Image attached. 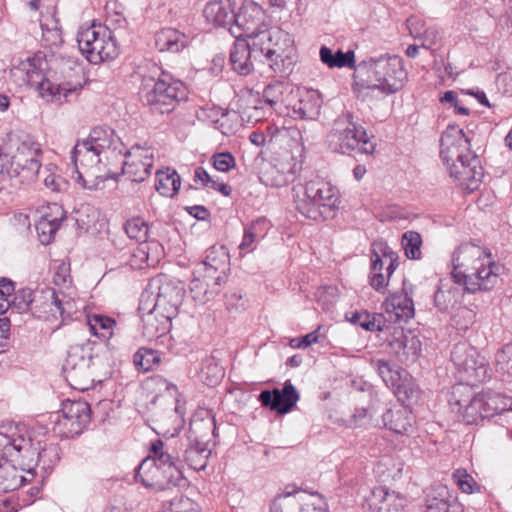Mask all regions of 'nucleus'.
Listing matches in <instances>:
<instances>
[{"instance_id": "obj_1", "label": "nucleus", "mask_w": 512, "mask_h": 512, "mask_svg": "<svg viewBox=\"0 0 512 512\" xmlns=\"http://www.w3.org/2000/svg\"><path fill=\"white\" fill-rule=\"evenodd\" d=\"M470 146L464 131L454 125H449L440 138V158L450 177L463 189L472 192L481 182L483 169Z\"/></svg>"}, {"instance_id": "obj_2", "label": "nucleus", "mask_w": 512, "mask_h": 512, "mask_svg": "<svg viewBox=\"0 0 512 512\" xmlns=\"http://www.w3.org/2000/svg\"><path fill=\"white\" fill-rule=\"evenodd\" d=\"M182 469V461L175 449L171 450L168 444L158 439L151 444L150 455L138 466L135 479L155 491L185 487L187 480Z\"/></svg>"}, {"instance_id": "obj_3", "label": "nucleus", "mask_w": 512, "mask_h": 512, "mask_svg": "<svg viewBox=\"0 0 512 512\" xmlns=\"http://www.w3.org/2000/svg\"><path fill=\"white\" fill-rule=\"evenodd\" d=\"M138 96L151 113L169 114L187 98V93L183 82L152 64L148 72L141 73Z\"/></svg>"}, {"instance_id": "obj_4", "label": "nucleus", "mask_w": 512, "mask_h": 512, "mask_svg": "<svg viewBox=\"0 0 512 512\" xmlns=\"http://www.w3.org/2000/svg\"><path fill=\"white\" fill-rule=\"evenodd\" d=\"M47 64L45 73L41 70H29L27 73L28 83L36 86L41 93L66 96L82 88L84 72L77 59L57 55L52 56Z\"/></svg>"}, {"instance_id": "obj_5", "label": "nucleus", "mask_w": 512, "mask_h": 512, "mask_svg": "<svg viewBox=\"0 0 512 512\" xmlns=\"http://www.w3.org/2000/svg\"><path fill=\"white\" fill-rule=\"evenodd\" d=\"M361 87L377 89L386 95L402 90L407 81L403 59L397 55H381L361 61L355 68Z\"/></svg>"}, {"instance_id": "obj_6", "label": "nucleus", "mask_w": 512, "mask_h": 512, "mask_svg": "<svg viewBox=\"0 0 512 512\" xmlns=\"http://www.w3.org/2000/svg\"><path fill=\"white\" fill-rule=\"evenodd\" d=\"M293 193L295 209L305 218L315 221L331 219L338 209L336 187L321 178L296 185Z\"/></svg>"}, {"instance_id": "obj_7", "label": "nucleus", "mask_w": 512, "mask_h": 512, "mask_svg": "<svg viewBox=\"0 0 512 512\" xmlns=\"http://www.w3.org/2000/svg\"><path fill=\"white\" fill-rule=\"evenodd\" d=\"M10 173L15 186L36 180L40 168L41 145L28 134H9L5 143Z\"/></svg>"}, {"instance_id": "obj_8", "label": "nucleus", "mask_w": 512, "mask_h": 512, "mask_svg": "<svg viewBox=\"0 0 512 512\" xmlns=\"http://www.w3.org/2000/svg\"><path fill=\"white\" fill-rule=\"evenodd\" d=\"M255 51H260V58L278 74H287L295 63L296 49L292 36L280 29L271 28L256 35Z\"/></svg>"}, {"instance_id": "obj_9", "label": "nucleus", "mask_w": 512, "mask_h": 512, "mask_svg": "<svg viewBox=\"0 0 512 512\" xmlns=\"http://www.w3.org/2000/svg\"><path fill=\"white\" fill-rule=\"evenodd\" d=\"M327 143L333 152L350 154L357 153L372 155L375 144L370 140L363 126L354 122L353 114L349 111L338 116L327 134Z\"/></svg>"}, {"instance_id": "obj_10", "label": "nucleus", "mask_w": 512, "mask_h": 512, "mask_svg": "<svg viewBox=\"0 0 512 512\" xmlns=\"http://www.w3.org/2000/svg\"><path fill=\"white\" fill-rule=\"evenodd\" d=\"M96 345V342L87 340L81 345L70 347L63 365V373L73 389L87 391L94 386L98 359V355L94 354Z\"/></svg>"}, {"instance_id": "obj_11", "label": "nucleus", "mask_w": 512, "mask_h": 512, "mask_svg": "<svg viewBox=\"0 0 512 512\" xmlns=\"http://www.w3.org/2000/svg\"><path fill=\"white\" fill-rule=\"evenodd\" d=\"M0 446L3 448L0 456L1 460H7L15 466H19L21 470L33 473L38 463L44 461L49 454L57 457L58 447L50 445L49 447H34L31 439L25 438L23 435H6L0 433Z\"/></svg>"}, {"instance_id": "obj_12", "label": "nucleus", "mask_w": 512, "mask_h": 512, "mask_svg": "<svg viewBox=\"0 0 512 512\" xmlns=\"http://www.w3.org/2000/svg\"><path fill=\"white\" fill-rule=\"evenodd\" d=\"M77 43L80 52L92 64L114 59L118 55L116 40L111 30L101 25L81 27L77 33Z\"/></svg>"}, {"instance_id": "obj_13", "label": "nucleus", "mask_w": 512, "mask_h": 512, "mask_svg": "<svg viewBox=\"0 0 512 512\" xmlns=\"http://www.w3.org/2000/svg\"><path fill=\"white\" fill-rule=\"evenodd\" d=\"M148 413L152 429L166 438L178 435L185 423L184 410L178 398L159 395L151 401Z\"/></svg>"}, {"instance_id": "obj_14", "label": "nucleus", "mask_w": 512, "mask_h": 512, "mask_svg": "<svg viewBox=\"0 0 512 512\" xmlns=\"http://www.w3.org/2000/svg\"><path fill=\"white\" fill-rule=\"evenodd\" d=\"M102 153L93 148V145L82 140L78 141L71 152V160L77 173V182L83 188L96 190L99 183L107 175L102 174Z\"/></svg>"}, {"instance_id": "obj_15", "label": "nucleus", "mask_w": 512, "mask_h": 512, "mask_svg": "<svg viewBox=\"0 0 512 512\" xmlns=\"http://www.w3.org/2000/svg\"><path fill=\"white\" fill-rule=\"evenodd\" d=\"M451 361L455 366L460 381L472 386L484 382L487 375V365L477 350L466 342L454 345L451 351Z\"/></svg>"}, {"instance_id": "obj_16", "label": "nucleus", "mask_w": 512, "mask_h": 512, "mask_svg": "<svg viewBox=\"0 0 512 512\" xmlns=\"http://www.w3.org/2000/svg\"><path fill=\"white\" fill-rule=\"evenodd\" d=\"M75 312L73 300L62 292H56L53 288L35 290L30 313L34 318L48 321L59 314L62 321H66Z\"/></svg>"}, {"instance_id": "obj_17", "label": "nucleus", "mask_w": 512, "mask_h": 512, "mask_svg": "<svg viewBox=\"0 0 512 512\" xmlns=\"http://www.w3.org/2000/svg\"><path fill=\"white\" fill-rule=\"evenodd\" d=\"M149 287L156 290L155 303L153 307L168 317H176L185 296L184 284L178 280H172L166 275H159L154 278Z\"/></svg>"}, {"instance_id": "obj_18", "label": "nucleus", "mask_w": 512, "mask_h": 512, "mask_svg": "<svg viewBox=\"0 0 512 512\" xmlns=\"http://www.w3.org/2000/svg\"><path fill=\"white\" fill-rule=\"evenodd\" d=\"M61 416H58L55 427L65 438L80 435L91 421V409L82 400H66L62 403Z\"/></svg>"}, {"instance_id": "obj_19", "label": "nucleus", "mask_w": 512, "mask_h": 512, "mask_svg": "<svg viewBox=\"0 0 512 512\" xmlns=\"http://www.w3.org/2000/svg\"><path fill=\"white\" fill-rule=\"evenodd\" d=\"M267 30L264 10L252 1L244 2L239 11L235 12L233 24L229 28L231 35L236 39L249 38L250 40H255L256 35Z\"/></svg>"}, {"instance_id": "obj_20", "label": "nucleus", "mask_w": 512, "mask_h": 512, "mask_svg": "<svg viewBox=\"0 0 512 512\" xmlns=\"http://www.w3.org/2000/svg\"><path fill=\"white\" fill-rule=\"evenodd\" d=\"M451 410L466 424H476L485 419L482 395H476L471 386L456 385L449 399Z\"/></svg>"}, {"instance_id": "obj_21", "label": "nucleus", "mask_w": 512, "mask_h": 512, "mask_svg": "<svg viewBox=\"0 0 512 512\" xmlns=\"http://www.w3.org/2000/svg\"><path fill=\"white\" fill-rule=\"evenodd\" d=\"M472 271H463L456 274V282L464 286L469 293L491 290L498 279V266L490 260L489 255L484 260L472 267Z\"/></svg>"}, {"instance_id": "obj_22", "label": "nucleus", "mask_w": 512, "mask_h": 512, "mask_svg": "<svg viewBox=\"0 0 512 512\" xmlns=\"http://www.w3.org/2000/svg\"><path fill=\"white\" fill-rule=\"evenodd\" d=\"M299 397L295 386L290 381H286L282 389L274 388L261 391L258 401L263 407L283 415L289 413L296 406Z\"/></svg>"}, {"instance_id": "obj_23", "label": "nucleus", "mask_w": 512, "mask_h": 512, "mask_svg": "<svg viewBox=\"0 0 512 512\" xmlns=\"http://www.w3.org/2000/svg\"><path fill=\"white\" fill-rule=\"evenodd\" d=\"M229 266L230 256L227 248L223 245H213L206 251L205 259L197 272H205V278L215 280V284H223L226 282Z\"/></svg>"}, {"instance_id": "obj_24", "label": "nucleus", "mask_w": 512, "mask_h": 512, "mask_svg": "<svg viewBox=\"0 0 512 512\" xmlns=\"http://www.w3.org/2000/svg\"><path fill=\"white\" fill-rule=\"evenodd\" d=\"M127 159L123 162L122 174L127 175L132 182H143L153 168V153L140 147H132L122 153Z\"/></svg>"}, {"instance_id": "obj_25", "label": "nucleus", "mask_w": 512, "mask_h": 512, "mask_svg": "<svg viewBox=\"0 0 512 512\" xmlns=\"http://www.w3.org/2000/svg\"><path fill=\"white\" fill-rule=\"evenodd\" d=\"M406 498L395 491L384 487L374 488L363 505L365 512H405Z\"/></svg>"}, {"instance_id": "obj_26", "label": "nucleus", "mask_w": 512, "mask_h": 512, "mask_svg": "<svg viewBox=\"0 0 512 512\" xmlns=\"http://www.w3.org/2000/svg\"><path fill=\"white\" fill-rule=\"evenodd\" d=\"M254 40L246 42L245 39H236L231 52L230 62L233 70L239 75H249L254 70V61L264 62L260 58V51H255Z\"/></svg>"}, {"instance_id": "obj_27", "label": "nucleus", "mask_w": 512, "mask_h": 512, "mask_svg": "<svg viewBox=\"0 0 512 512\" xmlns=\"http://www.w3.org/2000/svg\"><path fill=\"white\" fill-rule=\"evenodd\" d=\"M464 507L457 496L445 485L432 487L426 499L425 512H463Z\"/></svg>"}, {"instance_id": "obj_28", "label": "nucleus", "mask_w": 512, "mask_h": 512, "mask_svg": "<svg viewBox=\"0 0 512 512\" xmlns=\"http://www.w3.org/2000/svg\"><path fill=\"white\" fill-rule=\"evenodd\" d=\"M464 292H467L464 286L455 279L440 280L434 293V306L438 311L447 313L461 303Z\"/></svg>"}, {"instance_id": "obj_29", "label": "nucleus", "mask_w": 512, "mask_h": 512, "mask_svg": "<svg viewBox=\"0 0 512 512\" xmlns=\"http://www.w3.org/2000/svg\"><path fill=\"white\" fill-rule=\"evenodd\" d=\"M484 252L477 245L472 243L461 244L452 256V278L456 280V274L463 271H472L475 265H479L483 260Z\"/></svg>"}, {"instance_id": "obj_30", "label": "nucleus", "mask_w": 512, "mask_h": 512, "mask_svg": "<svg viewBox=\"0 0 512 512\" xmlns=\"http://www.w3.org/2000/svg\"><path fill=\"white\" fill-rule=\"evenodd\" d=\"M323 104L321 94L316 90L305 91L292 105L291 114L295 119L316 120Z\"/></svg>"}, {"instance_id": "obj_31", "label": "nucleus", "mask_w": 512, "mask_h": 512, "mask_svg": "<svg viewBox=\"0 0 512 512\" xmlns=\"http://www.w3.org/2000/svg\"><path fill=\"white\" fill-rule=\"evenodd\" d=\"M84 141L93 145V148L105 155L107 158L108 153H115L118 151L122 155L124 146L119 137L115 135L114 130L109 127H95L91 130L89 137Z\"/></svg>"}, {"instance_id": "obj_32", "label": "nucleus", "mask_w": 512, "mask_h": 512, "mask_svg": "<svg viewBox=\"0 0 512 512\" xmlns=\"http://www.w3.org/2000/svg\"><path fill=\"white\" fill-rule=\"evenodd\" d=\"M203 15L207 22L216 27L232 26L235 12L229 0L211 1L206 4Z\"/></svg>"}, {"instance_id": "obj_33", "label": "nucleus", "mask_w": 512, "mask_h": 512, "mask_svg": "<svg viewBox=\"0 0 512 512\" xmlns=\"http://www.w3.org/2000/svg\"><path fill=\"white\" fill-rule=\"evenodd\" d=\"M412 292V286L408 290L406 282H403V295L393 294L385 301V310L387 313H393L395 320L408 321L414 316V304L409 293Z\"/></svg>"}, {"instance_id": "obj_34", "label": "nucleus", "mask_w": 512, "mask_h": 512, "mask_svg": "<svg viewBox=\"0 0 512 512\" xmlns=\"http://www.w3.org/2000/svg\"><path fill=\"white\" fill-rule=\"evenodd\" d=\"M155 47L159 52L179 53L188 45V37L175 28H163L154 35Z\"/></svg>"}, {"instance_id": "obj_35", "label": "nucleus", "mask_w": 512, "mask_h": 512, "mask_svg": "<svg viewBox=\"0 0 512 512\" xmlns=\"http://www.w3.org/2000/svg\"><path fill=\"white\" fill-rule=\"evenodd\" d=\"M382 420L387 429L396 434H406L412 430L414 416L407 407H395L388 409L383 415Z\"/></svg>"}, {"instance_id": "obj_36", "label": "nucleus", "mask_w": 512, "mask_h": 512, "mask_svg": "<svg viewBox=\"0 0 512 512\" xmlns=\"http://www.w3.org/2000/svg\"><path fill=\"white\" fill-rule=\"evenodd\" d=\"M172 317L156 311L153 307L142 317V334L148 340L159 338L166 334L170 328Z\"/></svg>"}, {"instance_id": "obj_37", "label": "nucleus", "mask_w": 512, "mask_h": 512, "mask_svg": "<svg viewBox=\"0 0 512 512\" xmlns=\"http://www.w3.org/2000/svg\"><path fill=\"white\" fill-rule=\"evenodd\" d=\"M421 341L413 334H403L391 342V347L400 361L414 363L421 354Z\"/></svg>"}, {"instance_id": "obj_38", "label": "nucleus", "mask_w": 512, "mask_h": 512, "mask_svg": "<svg viewBox=\"0 0 512 512\" xmlns=\"http://www.w3.org/2000/svg\"><path fill=\"white\" fill-rule=\"evenodd\" d=\"M54 208L56 214L54 217L44 215L35 226L39 240L44 245L49 244L53 240L56 232L61 226V222L66 217V212L61 206L54 205Z\"/></svg>"}, {"instance_id": "obj_39", "label": "nucleus", "mask_w": 512, "mask_h": 512, "mask_svg": "<svg viewBox=\"0 0 512 512\" xmlns=\"http://www.w3.org/2000/svg\"><path fill=\"white\" fill-rule=\"evenodd\" d=\"M484 417L509 418L512 414V397L501 394H482Z\"/></svg>"}, {"instance_id": "obj_40", "label": "nucleus", "mask_w": 512, "mask_h": 512, "mask_svg": "<svg viewBox=\"0 0 512 512\" xmlns=\"http://www.w3.org/2000/svg\"><path fill=\"white\" fill-rule=\"evenodd\" d=\"M392 390L397 399L402 403V407L411 406L418 402L420 398V389L414 379L406 372L401 380L397 381Z\"/></svg>"}, {"instance_id": "obj_41", "label": "nucleus", "mask_w": 512, "mask_h": 512, "mask_svg": "<svg viewBox=\"0 0 512 512\" xmlns=\"http://www.w3.org/2000/svg\"><path fill=\"white\" fill-rule=\"evenodd\" d=\"M319 56L321 62L329 68H353L355 65V54L352 50L343 52L338 49L334 52L329 47L323 45L320 48Z\"/></svg>"}, {"instance_id": "obj_42", "label": "nucleus", "mask_w": 512, "mask_h": 512, "mask_svg": "<svg viewBox=\"0 0 512 512\" xmlns=\"http://www.w3.org/2000/svg\"><path fill=\"white\" fill-rule=\"evenodd\" d=\"M181 186V178L176 170L166 168L156 172V190L163 196L173 198L177 195Z\"/></svg>"}, {"instance_id": "obj_43", "label": "nucleus", "mask_w": 512, "mask_h": 512, "mask_svg": "<svg viewBox=\"0 0 512 512\" xmlns=\"http://www.w3.org/2000/svg\"><path fill=\"white\" fill-rule=\"evenodd\" d=\"M221 286L222 284H215V280L205 278V272H203V279L198 277L192 279L190 293L194 300L205 303L220 292Z\"/></svg>"}, {"instance_id": "obj_44", "label": "nucleus", "mask_w": 512, "mask_h": 512, "mask_svg": "<svg viewBox=\"0 0 512 512\" xmlns=\"http://www.w3.org/2000/svg\"><path fill=\"white\" fill-rule=\"evenodd\" d=\"M214 419L194 420L190 423L188 442L208 446L211 436L215 435Z\"/></svg>"}, {"instance_id": "obj_45", "label": "nucleus", "mask_w": 512, "mask_h": 512, "mask_svg": "<svg viewBox=\"0 0 512 512\" xmlns=\"http://www.w3.org/2000/svg\"><path fill=\"white\" fill-rule=\"evenodd\" d=\"M371 366L377 371L386 386L390 388L395 386L397 381L401 380V377L406 373L405 370L390 360L373 359L371 360Z\"/></svg>"}, {"instance_id": "obj_46", "label": "nucleus", "mask_w": 512, "mask_h": 512, "mask_svg": "<svg viewBox=\"0 0 512 512\" xmlns=\"http://www.w3.org/2000/svg\"><path fill=\"white\" fill-rule=\"evenodd\" d=\"M210 453L208 446L188 442L184 451V460L191 469L200 471L207 466Z\"/></svg>"}, {"instance_id": "obj_47", "label": "nucleus", "mask_w": 512, "mask_h": 512, "mask_svg": "<svg viewBox=\"0 0 512 512\" xmlns=\"http://www.w3.org/2000/svg\"><path fill=\"white\" fill-rule=\"evenodd\" d=\"M160 352L151 348L141 347L133 356V363L138 371L148 372L159 365Z\"/></svg>"}, {"instance_id": "obj_48", "label": "nucleus", "mask_w": 512, "mask_h": 512, "mask_svg": "<svg viewBox=\"0 0 512 512\" xmlns=\"http://www.w3.org/2000/svg\"><path fill=\"white\" fill-rule=\"evenodd\" d=\"M270 512H306L302 501L296 493H284L278 495L270 505Z\"/></svg>"}, {"instance_id": "obj_49", "label": "nucleus", "mask_w": 512, "mask_h": 512, "mask_svg": "<svg viewBox=\"0 0 512 512\" xmlns=\"http://www.w3.org/2000/svg\"><path fill=\"white\" fill-rule=\"evenodd\" d=\"M147 390L156 393L154 399L159 395H166L167 397L178 398V388L175 384L169 382L161 375H154L147 378L144 382Z\"/></svg>"}, {"instance_id": "obj_50", "label": "nucleus", "mask_w": 512, "mask_h": 512, "mask_svg": "<svg viewBox=\"0 0 512 512\" xmlns=\"http://www.w3.org/2000/svg\"><path fill=\"white\" fill-rule=\"evenodd\" d=\"M0 463V487L4 491H12L22 485L23 477L17 474L16 466L7 460Z\"/></svg>"}, {"instance_id": "obj_51", "label": "nucleus", "mask_w": 512, "mask_h": 512, "mask_svg": "<svg viewBox=\"0 0 512 512\" xmlns=\"http://www.w3.org/2000/svg\"><path fill=\"white\" fill-rule=\"evenodd\" d=\"M401 245L407 258L413 260L421 259L422 237L418 232L413 230L406 231L402 235Z\"/></svg>"}, {"instance_id": "obj_52", "label": "nucleus", "mask_w": 512, "mask_h": 512, "mask_svg": "<svg viewBox=\"0 0 512 512\" xmlns=\"http://www.w3.org/2000/svg\"><path fill=\"white\" fill-rule=\"evenodd\" d=\"M42 40L49 47H59L64 42L62 29L58 20L52 18L45 23H41Z\"/></svg>"}, {"instance_id": "obj_53", "label": "nucleus", "mask_w": 512, "mask_h": 512, "mask_svg": "<svg viewBox=\"0 0 512 512\" xmlns=\"http://www.w3.org/2000/svg\"><path fill=\"white\" fill-rule=\"evenodd\" d=\"M200 375L206 385L215 386L224 376V370L217 361L211 357L202 362Z\"/></svg>"}, {"instance_id": "obj_54", "label": "nucleus", "mask_w": 512, "mask_h": 512, "mask_svg": "<svg viewBox=\"0 0 512 512\" xmlns=\"http://www.w3.org/2000/svg\"><path fill=\"white\" fill-rule=\"evenodd\" d=\"M125 232L130 239L143 243L148 239L149 226L142 217H133L125 222Z\"/></svg>"}, {"instance_id": "obj_55", "label": "nucleus", "mask_w": 512, "mask_h": 512, "mask_svg": "<svg viewBox=\"0 0 512 512\" xmlns=\"http://www.w3.org/2000/svg\"><path fill=\"white\" fill-rule=\"evenodd\" d=\"M266 223L267 222L265 219H257L245 228L242 241L239 245L241 256H243L244 253H248L254 250V243L259 235L260 227L262 225H266Z\"/></svg>"}, {"instance_id": "obj_56", "label": "nucleus", "mask_w": 512, "mask_h": 512, "mask_svg": "<svg viewBox=\"0 0 512 512\" xmlns=\"http://www.w3.org/2000/svg\"><path fill=\"white\" fill-rule=\"evenodd\" d=\"M285 88V84L280 81H274L268 84L262 94L264 103L271 109H276V106L282 102Z\"/></svg>"}, {"instance_id": "obj_57", "label": "nucleus", "mask_w": 512, "mask_h": 512, "mask_svg": "<svg viewBox=\"0 0 512 512\" xmlns=\"http://www.w3.org/2000/svg\"><path fill=\"white\" fill-rule=\"evenodd\" d=\"M35 291L30 288H22L18 290L12 300V309H16L19 313L30 312Z\"/></svg>"}, {"instance_id": "obj_58", "label": "nucleus", "mask_w": 512, "mask_h": 512, "mask_svg": "<svg viewBox=\"0 0 512 512\" xmlns=\"http://www.w3.org/2000/svg\"><path fill=\"white\" fill-rule=\"evenodd\" d=\"M497 371L512 375V343L505 344L495 354Z\"/></svg>"}, {"instance_id": "obj_59", "label": "nucleus", "mask_w": 512, "mask_h": 512, "mask_svg": "<svg viewBox=\"0 0 512 512\" xmlns=\"http://www.w3.org/2000/svg\"><path fill=\"white\" fill-rule=\"evenodd\" d=\"M453 479L464 493H473L480 489L479 484L464 469H458L453 473Z\"/></svg>"}, {"instance_id": "obj_60", "label": "nucleus", "mask_w": 512, "mask_h": 512, "mask_svg": "<svg viewBox=\"0 0 512 512\" xmlns=\"http://www.w3.org/2000/svg\"><path fill=\"white\" fill-rule=\"evenodd\" d=\"M8 153L5 151V145L0 148V191L7 186H15L10 166Z\"/></svg>"}, {"instance_id": "obj_61", "label": "nucleus", "mask_w": 512, "mask_h": 512, "mask_svg": "<svg viewBox=\"0 0 512 512\" xmlns=\"http://www.w3.org/2000/svg\"><path fill=\"white\" fill-rule=\"evenodd\" d=\"M377 252L380 254L381 258L388 262L386 267L387 276L391 277L394 271L399 266L398 255L395 251L392 250L386 243H379L377 245Z\"/></svg>"}, {"instance_id": "obj_62", "label": "nucleus", "mask_w": 512, "mask_h": 512, "mask_svg": "<svg viewBox=\"0 0 512 512\" xmlns=\"http://www.w3.org/2000/svg\"><path fill=\"white\" fill-rule=\"evenodd\" d=\"M116 322L110 317L102 316V315H93L92 318L88 321V329L91 333L96 336H99L98 330L108 331L115 325ZM101 337H106L104 333L100 334Z\"/></svg>"}, {"instance_id": "obj_63", "label": "nucleus", "mask_w": 512, "mask_h": 512, "mask_svg": "<svg viewBox=\"0 0 512 512\" xmlns=\"http://www.w3.org/2000/svg\"><path fill=\"white\" fill-rule=\"evenodd\" d=\"M236 161L234 156L229 152L216 153L213 156V166L221 172H228L235 167Z\"/></svg>"}, {"instance_id": "obj_64", "label": "nucleus", "mask_w": 512, "mask_h": 512, "mask_svg": "<svg viewBox=\"0 0 512 512\" xmlns=\"http://www.w3.org/2000/svg\"><path fill=\"white\" fill-rule=\"evenodd\" d=\"M145 246V251H148V266L156 265L163 255V247L158 241H148V239L141 243Z\"/></svg>"}]
</instances>
